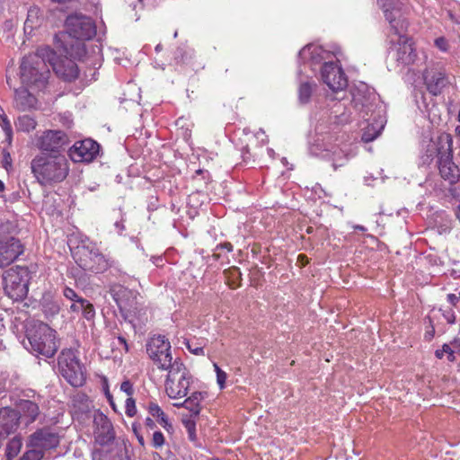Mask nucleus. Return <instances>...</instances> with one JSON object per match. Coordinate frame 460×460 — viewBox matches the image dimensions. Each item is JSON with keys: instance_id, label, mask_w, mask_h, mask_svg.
<instances>
[{"instance_id": "nucleus-49", "label": "nucleus", "mask_w": 460, "mask_h": 460, "mask_svg": "<svg viewBox=\"0 0 460 460\" xmlns=\"http://www.w3.org/2000/svg\"><path fill=\"white\" fill-rule=\"evenodd\" d=\"M446 320L447 321V323H454L455 321H456V316H455V314L454 312L452 311H448L445 314H444Z\"/></svg>"}, {"instance_id": "nucleus-25", "label": "nucleus", "mask_w": 460, "mask_h": 460, "mask_svg": "<svg viewBox=\"0 0 460 460\" xmlns=\"http://www.w3.org/2000/svg\"><path fill=\"white\" fill-rule=\"evenodd\" d=\"M385 123V118L383 115H378V117L364 129L362 140L364 142H370L376 139L381 134Z\"/></svg>"}, {"instance_id": "nucleus-61", "label": "nucleus", "mask_w": 460, "mask_h": 460, "mask_svg": "<svg viewBox=\"0 0 460 460\" xmlns=\"http://www.w3.org/2000/svg\"><path fill=\"white\" fill-rule=\"evenodd\" d=\"M437 357H438V358H441V357H442V353H440V352L437 351Z\"/></svg>"}, {"instance_id": "nucleus-8", "label": "nucleus", "mask_w": 460, "mask_h": 460, "mask_svg": "<svg viewBox=\"0 0 460 460\" xmlns=\"http://www.w3.org/2000/svg\"><path fill=\"white\" fill-rule=\"evenodd\" d=\"M452 137L447 133H440L422 143V161L430 164L434 160L440 161L452 154Z\"/></svg>"}, {"instance_id": "nucleus-52", "label": "nucleus", "mask_w": 460, "mask_h": 460, "mask_svg": "<svg viewBox=\"0 0 460 460\" xmlns=\"http://www.w3.org/2000/svg\"><path fill=\"white\" fill-rule=\"evenodd\" d=\"M442 351H443V352H445V353H448V354H450V355H452V354H453V352H454V351L452 350V349H451L450 345H448V344H444V345H443V347H442Z\"/></svg>"}, {"instance_id": "nucleus-47", "label": "nucleus", "mask_w": 460, "mask_h": 460, "mask_svg": "<svg viewBox=\"0 0 460 460\" xmlns=\"http://www.w3.org/2000/svg\"><path fill=\"white\" fill-rule=\"evenodd\" d=\"M186 428L189 432V437L191 440L195 439V423L193 421H188L186 423Z\"/></svg>"}, {"instance_id": "nucleus-40", "label": "nucleus", "mask_w": 460, "mask_h": 460, "mask_svg": "<svg viewBox=\"0 0 460 460\" xmlns=\"http://www.w3.org/2000/svg\"><path fill=\"white\" fill-rule=\"evenodd\" d=\"M157 420V421L159 422V424L165 429L167 430L168 432H171L172 431V423L169 421L167 416L165 415V413L163 411V415L162 416H157L155 418Z\"/></svg>"}, {"instance_id": "nucleus-51", "label": "nucleus", "mask_w": 460, "mask_h": 460, "mask_svg": "<svg viewBox=\"0 0 460 460\" xmlns=\"http://www.w3.org/2000/svg\"><path fill=\"white\" fill-rule=\"evenodd\" d=\"M460 300L459 296H456L455 294H448L447 295V301L452 304L456 305L457 301Z\"/></svg>"}, {"instance_id": "nucleus-48", "label": "nucleus", "mask_w": 460, "mask_h": 460, "mask_svg": "<svg viewBox=\"0 0 460 460\" xmlns=\"http://www.w3.org/2000/svg\"><path fill=\"white\" fill-rule=\"evenodd\" d=\"M132 429H133L134 434L137 437V439L138 443L141 446H144L145 445V439H144V437L139 433L137 425V424H133L132 425Z\"/></svg>"}, {"instance_id": "nucleus-31", "label": "nucleus", "mask_w": 460, "mask_h": 460, "mask_svg": "<svg viewBox=\"0 0 460 460\" xmlns=\"http://www.w3.org/2000/svg\"><path fill=\"white\" fill-rule=\"evenodd\" d=\"M22 442L21 438L14 437L12 438L6 447V458L7 460H13L21 451Z\"/></svg>"}, {"instance_id": "nucleus-63", "label": "nucleus", "mask_w": 460, "mask_h": 460, "mask_svg": "<svg viewBox=\"0 0 460 460\" xmlns=\"http://www.w3.org/2000/svg\"><path fill=\"white\" fill-rule=\"evenodd\" d=\"M357 228L360 229V230H364V227L363 226H357Z\"/></svg>"}, {"instance_id": "nucleus-13", "label": "nucleus", "mask_w": 460, "mask_h": 460, "mask_svg": "<svg viewBox=\"0 0 460 460\" xmlns=\"http://www.w3.org/2000/svg\"><path fill=\"white\" fill-rule=\"evenodd\" d=\"M76 250L75 255H80L78 263L83 269L95 272L103 271L108 269V261L97 250L89 251L84 245L78 246Z\"/></svg>"}, {"instance_id": "nucleus-23", "label": "nucleus", "mask_w": 460, "mask_h": 460, "mask_svg": "<svg viewBox=\"0 0 460 460\" xmlns=\"http://www.w3.org/2000/svg\"><path fill=\"white\" fill-rule=\"evenodd\" d=\"M439 172L445 180L450 183L456 182L459 178V171L457 166L452 161V154L448 157H444L437 162Z\"/></svg>"}, {"instance_id": "nucleus-26", "label": "nucleus", "mask_w": 460, "mask_h": 460, "mask_svg": "<svg viewBox=\"0 0 460 460\" xmlns=\"http://www.w3.org/2000/svg\"><path fill=\"white\" fill-rule=\"evenodd\" d=\"M114 299L121 310H128L131 305L130 297L133 298V293L124 287H115L111 289Z\"/></svg>"}, {"instance_id": "nucleus-60", "label": "nucleus", "mask_w": 460, "mask_h": 460, "mask_svg": "<svg viewBox=\"0 0 460 460\" xmlns=\"http://www.w3.org/2000/svg\"><path fill=\"white\" fill-rule=\"evenodd\" d=\"M456 132L458 136H460V125L456 128Z\"/></svg>"}, {"instance_id": "nucleus-55", "label": "nucleus", "mask_w": 460, "mask_h": 460, "mask_svg": "<svg viewBox=\"0 0 460 460\" xmlns=\"http://www.w3.org/2000/svg\"><path fill=\"white\" fill-rule=\"evenodd\" d=\"M119 341L120 344L124 345L125 349L128 351V344H127L126 340L123 337H119Z\"/></svg>"}, {"instance_id": "nucleus-33", "label": "nucleus", "mask_w": 460, "mask_h": 460, "mask_svg": "<svg viewBox=\"0 0 460 460\" xmlns=\"http://www.w3.org/2000/svg\"><path fill=\"white\" fill-rule=\"evenodd\" d=\"M185 344H186L188 350L190 353H192L194 355H199V356L205 355V351H204L205 342L204 341L198 343L193 341H188Z\"/></svg>"}, {"instance_id": "nucleus-19", "label": "nucleus", "mask_w": 460, "mask_h": 460, "mask_svg": "<svg viewBox=\"0 0 460 460\" xmlns=\"http://www.w3.org/2000/svg\"><path fill=\"white\" fill-rule=\"evenodd\" d=\"M330 57L331 52L315 44H309L299 52V58L311 66L329 59Z\"/></svg>"}, {"instance_id": "nucleus-54", "label": "nucleus", "mask_w": 460, "mask_h": 460, "mask_svg": "<svg viewBox=\"0 0 460 460\" xmlns=\"http://www.w3.org/2000/svg\"><path fill=\"white\" fill-rule=\"evenodd\" d=\"M146 425L148 428L153 429L155 427V422H154V420L151 418H146Z\"/></svg>"}, {"instance_id": "nucleus-27", "label": "nucleus", "mask_w": 460, "mask_h": 460, "mask_svg": "<svg viewBox=\"0 0 460 460\" xmlns=\"http://www.w3.org/2000/svg\"><path fill=\"white\" fill-rule=\"evenodd\" d=\"M72 403L73 407L78 412L88 411L93 407L89 397L82 392H77L73 395Z\"/></svg>"}, {"instance_id": "nucleus-32", "label": "nucleus", "mask_w": 460, "mask_h": 460, "mask_svg": "<svg viewBox=\"0 0 460 460\" xmlns=\"http://www.w3.org/2000/svg\"><path fill=\"white\" fill-rule=\"evenodd\" d=\"M312 94V85L308 83L301 84L298 90L299 102L301 103H306L309 102Z\"/></svg>"}, {"instance_id": "nucleus-22", "label": "nucleus", "mask_w": 460, "mask_h": 460, "mask_svg": "<svg viewBox=\"0 0 460 460\" xmlns=\"http://www.w3.org/2000/svg\"><path fill=\"white\" fill-rule=\"evenodd\" d=\"M325 139L323 138L322 142ZM311 152L315 155H320L323 158L332 157L333 163L332 166L336 169L338 166H341L343 163L340 162L341 159V155H343V151L341 150L337 146H331V148L327 147V146L323 144H316L315 147L311 149Z\"/></svg>"}, {"instance_id": "nucleus-46", "label": "nucleus", "mask_w": 460, "mask_h": 460, "mask_svg": "<svg viewBox=\"0 0 460 460\" xmlns=\"http://www.w3.org/2000/svg\"><path fill=\"white\" fill-rule=\"evenodd\" d=\"M3 164L5 168L11 166L12 164V158L10 153L6 149L3 150Z\"/></svg>"}, {"instance_id": "nucleus-41", "label": "nucleus", "mask_w": 460, "mask_h": 460, "mask_svg": "<svg viewBox=\"0 0 460 460\" xmlns=\"http://www.w3.org/2000/svg\"><path fill=\"white\" fill-rule=\"evenodd\" d=\"M147 411L149 414L154 418H156L157 416H162L164 411L161 409V407L155 402H150L147 406Z\"/></svg>"}, {"instance_id": "nucleus-15", "label": "nucleus", "mask_w": 460, "mask_h": 460, "mask_svg": "<svg viewBox=\"0 0 460 460\" xmlns=\"http://www.w3.org/2000/svg\"><path fill=\"white\" fill-rule=\"evenodd\" d=\"M21 241L13 236L0 237V268L9 266L23 253Z\"/></svg>"}, {"instance_id": "nucleus-44", "label": "nucleus", "mask_w": 460, "mask_h": 460, "mask_svg": "<svg viewBox=\"0 0 460 460\" xmlns=\"http://www.w3.org/2000/svg\"><path fill=\"white\" fill-rule=\"evenodd\" d=\"M120 390L124 392L128 397H131L134 392L133 385L128 380L121 383Z\"/></svg>"}, {"instance_id": "nucleus-20", "label": "nucleus", "mask_w": 460, "mask_h": 460, "mask_svg": "<svg viewBox=\"0 0 460 460\" xmlns=\"http://www.w3.org/2000/svg\"><path fill=\"white\" fill-rule=\"evenodd\" d=\"M21 81H22V80L21 79ZM22 86L15 91L14 102H15L16 107L19 110L26 111V110L35 107L36 102H37L36 98L34 97V95L31 93L29 92L27 87H31L32 89H40V88L32 84H24L23 82H22Z\"/></svg>"}, {"instance_id": "nucleus-56", "label": "nucleus", "mask_w": 460, "mask_h": 460, "mask_svg": "<svg viewBox=\"0 0 460 460\" xmlns=\"http://www.w3.org/2000/svg\"><path fill=\"white\" fill-rule=\"evenodd\" d=\"M298 260H299V261H301V263H302V264H304V265H305V264H306V263L308 262V261H307L306 257H305V255H303V254H300V255L298 256Z\"/></svg>"}, {"instance_id": "nucleus-37", "label": "nucleus", "mask_w": 460, "mask_h": 460, "mask_svg": "<svg viewBox=\"0 0 460 460\" xmlns=\"http://www.w3.org/2000/svg\"><path fill=\"white\" fill-rule=\"evenodd\" d=\"M125 411L128 417H133L137 413V407L135 400L132 397H128L125 403Z\"/></svg>"}, {"instance_id": "nucleus-43", "label": "nucleus", "mask_w": 460, "mask_h": 460, "mask_svg": "<svg viewBox=\"0 0 460 460\" xmlns=\"http://www.w3.org/2000/svg\"><path fill=\"white\" fill-rule=\"evenodd\" d=\"M435 46L441 51L446 52L448 50V42L444 37H439L435 40Z\"/></svg>"}, {"instance_id": "nucleus-30", "label": "nucleus", "mask_w": 460, "mask_h": 460, "mask_svg": "<svg viewBox=\"0 0 460 460\" xmlns=\"http://www.w3.org/2000/svg\"><path fill=\"white\" fill-rule=\"evenodd\" d=\"M26 451L20 460H41L44 456L45 452L39 447H31L30 438L26 443Z\"/></svg>"}, {"instance_id": "nucleus-6", "label": "nucleus", "mask_w": 460, "mask_h": 460, "mask_svg": "<svg viewBox=\"0 0 460 460\" xmlns=\"http://www.w3.org/2000/svg\"><path fill=\"white\" fill-rule=\"evenodd\" d=\"M30 272L25 267H14L6 270L3 277L5 295L13 301L26 297L29 290Z\"/></svg>"}, {"instance_id": "nucleus-34", "label": "nucleus", "mask_w": 460, "mask_h": 460, "mask_svg": "<svg viewBox=\"0 0 460 460\" xmlns=\"http://www.w3.org/2000/svg\"><path fill=\"white\" fill-rule=\"evenodd\" d=\"M215 372L217 374V383L219 388L222 390L226 386V381L227 379V374L223 371L217 363L213 364Z\"/></svg>"}, {"instance_id": "nucleus-17", "label": "nucleus", "mask_w": 460, "mask_h": 460, "mask_svg": "<svg viewBox=\"0 0 460 460\" xmlns=\"http://www.w3.org/2000/svg\"><path fill=\"white\" fill-rule=\"evenodd\" d=\"M95 440L101 445L108 444L115 438L112 424L106 415L100 411L93 414Z\"/></svg>"}, {"instance_id": "nucleus-21", "label": "nucleus", "mask_w": 460, "mask_h": 460, "mask_svg": "<svg viewBox=\"0 0 460 460\" xmlns=\"http://www.w3.org/2000/svg\"><path fill=\"white\" fill-rule=\"evenodd\" d=\"M207 397L206 392L196 391L190 394L181 402H175L173 405L177 408L183 407L187 409L194 416H198L202 409L201 403Z\"/></svg>"}, {"instance_id": "nucleus-9", "label": "nucleus", "mask_w": 460, "mask_h": 460, "mask_svg": "<svg viewBox=\"0 0 460 460\" xmlns=\"http://www.w3.org/2000/svg\"><path fill=\"white\" fill-rule=\"evenodd\" d=\"M146 352L153 362L162 370L173 365L171 344L164 336L157 335L150 338L146 343Z\"/></svg>"}, {"instance_id": "nucleus-3", "label": "nucleus", "mask_w": 460, "mask_h": 460, "mask_svg": "<svg viewBox=\"0 0 460 460\" xmlns=\"http://www.w3.org/2000/svg\"><path fill=\"white\" fill-rule=\"evenodd\" d=\"M31 173L41 186L62 182L69 173V163L62 154L40 153L31 161Z\"/></svg>"}, {"instance_id": "nucleus-50", "label": "nucleus", "mask_w": 460, "mask_h": 460, "mask_svg": "<svg viewBox=\"0 0 460 460\" xmlns=\"http://www.w3.org/2000/svg\"><path fill=\"white\" fill-rule=\"evenodd\" d=\"M256 137L261 141L262 144H265L268 142L267 137L265 136V133L262 130H260L256 133Z\"/></svg>"}, {"instance_id": "nucleus-12", "label": "nucleus", "mask_w": 460, "mask_h": 460, "mask_svg": "<svg viewBox=\"0 0 460 460\" xmlns=\"http://www.w3.org/2000/svg\"><path fill=\"white\" fill-rule=\"evenodd\" d=\"M66 27L71 37L81 40H90L96 32L92 20L79 14L68 16L66 21Z\"/></svg>"}, {"instance_id": "nucleus-38", "label": "nucleus", "mask_w": 460, "mask_h": 460, "mask_svg": "<svg viewBox=\"0 0 460 460\" xmlns=\"http://www.w3.org/2000/svg\"><path fill=\"white\" fill-rule=\"evenodd\" d=\"M164 436L161 431H155L152 438V445L155 448H159L164 444Z\"/></svg>"}, {"instance_id": "nucleus-10", "label": "nucleus", "mask_w": 460, "mask_h": 460, "mask_svg": "<svg viewBox=\"0 0 460 460\" xmlns=\"http://www.w3.org/2000/svg\"><path fill=\"white\" fill-rule=\"evenodd\" d=\"M67 143L68 137L62 130H44L35 137L36 147L47 154H61Z\"/></svg>"}, {"instance_id": "nucleus-57", "label": "nucleus", "mask_w": 460, "mask_h": 460, "mask_svg": "<svg viewBox=\"0 0 460 460\" xmlns=\"http://www.w3.org/2000/svg\"><path fill=\"white\" fill-rule=\"evenodd\" d=\"M456 218L459 220L460 222V205L458 206L457 209H456Z\"/></svg>"}, {"instance_id": "nucleus-42", "label": "nucleus", "mask_w": 460, "mask_h": 460, "mask_svg": "<svg viewBox=\"0 0 460 460\" xmlns=\"http://www.w3.org/2000/svg\"><path fill=\"white\" fill-rule=\"evenodd\" d=\"M70 305V310L73 312H81L83 307L84 306V304L86 303V299L84 298H78Z\"/></svg>"}, {"instance_id": "nucleus-36", "label": "nucleus", "mask_w": 460, "mask_h": 460, "mask_svg": "<svg viewBox=\"0 0 460 460\" xmlns=\"http://www.w3.org/2000/svg\"><path fill=\"white\" fill-rule=\"evenodd\" d=\"M82 314L84 315V317L90 321V320H93L95 316V310H94V307L93 305L86 300V303L84 304V306L83 307L82 311H81Z\"/></svg>"}, {"instance_id": "nucleus-11", "label": "nucleus", "mask_w": 460, "mask_h": 460, "mask_svg": "<svg viewBox=\"0 0 460 460\" xmlns=\"http://www.w3.org/2000/svg\"><path fill=\"white\" fill-rule=\"evenodd\" d=\"M322 80L333 93H341L348 84L341 67L332 60L325 61L321 70Z\"/></svg>"}, {"instance_id": "nucleus-16", "label": "nucleus", "mask_w": 460, "mask_h": 460, "mask_svg": "<svg viewBox=\"0 0 460 460\" xmlns=\"http://www.w3.org/2000/svg\"><path fill=\"white\" fill-rule=\"evenodd\" d=\"M98 153V143L90 138L75 142L69 149V156L75 163L91 162Z\"/></svg>"}, {"instance_id": "nucleus-59", "label": "nucleus", "mask_w": 460, "mask_h": 460, "mask_svg": "<svg viewBox=\"0 0 460 460\" xmlns=\"http://www.w3.org/2000/svg\"><path fill=\"white\" fill-rule=\"evenodd\" d=\"M4 189V184L3 183L2 181H0V192L3 191Z\"/></svg>"}, {"instance_id": "nucleus-62", "label": "nucleus", "mask_w": 460, "mask_h": 460, "mask_svg": "<svg viewBox=\"0 0 460 460\" xmlns=\"http://www.w3.org/2000/svg\"><path fill=\"white\" fill-rule=\"evenodd\" d=\"M159 49H160V45H157V46L155 47V50H156V51H158Z\"/></svg>"}, {"instance_id": "nucleus-35", "label": "nucleus", "mask_w": 460, "mask_h": 460, "mask_svg": "<svg viewBox=\"0 0 460 460\" xmlns=\"http://www.w3.org/2000/svg\"><path fill=\"white\" fill-rule=\"evenodd\" d=\"M39 10L37 8H31L28 12V16L25 21V28H34L37 25L36 19L38 18Z\"/></svg>"}, {"instance_id": "nucleus-14", "label": "nucleus", "mask_w": 460, "mask_h": 460, "mask_svg": "<svg viewBox=\"0 0 460 460\" xmlns=\"http://www.w3.org/2000/svg\"><path fill=\"white\" fill-rule=\"evenodd\" d=\"M423 79L429 93L435 96L440 94L450 84L445 69L435 66L424 71Z\"/></svg>"}, {"instance_id": "nucleus-28", "label": "nucleus", "mask_w": 460, "mask_h": 460, "mask_svg": "<svg viewBox=\"0 0 460 460\" xmlns=\"http://www.w3.org/2000/svg\"><path fill=\"white\" fill-rule=\"evenodd\" d=\"M0 128H2L5 136V143L8 146H12L13 131L11 122L4 111V109L0 106Z\"/></svg>"}, {"instance_id": "nucleus-58", "label": "nucleus", "mask_w": 460, "mask_h": 460, "mask_svg": "<svg viewBox=\"0 0 460 460\" xmlns=\"http://www.w3.org/2000/svg\"><path fill=\"white\" fill-rule=\"evenodd\" d=\"M316 131H317L319 134H323V126H322V125H319V126L316 128Z\"/></svg>"}, {"instance_id": "nucleus-24", "label": "nucleus", "mask_w": 460, "mask_h": 460, "mask_svg": "<svg viewBox=\"0 0 460 460\" xmlns=\"http://www.w3.org/2000/svg\"><path fill=\"white\" fill-rule=\"evenodd\" d=\"M20 419H22L26 425L33 422L40 413V409L37 403L31 401H21L18 404L17 411Z\"/></svg>"}, {"instance_id": "nucleus-53", "label": "nucleus", "mask_w": 460, "mask_h": 460, "mask_svg": "<svg viewBox=\"0 0 460 460\" xmlns=\"http://www.w3.org/2000/svg\"><path fill=\"white\" fill-rule=\"evenodd\" d=\"M105 394H106L107 399H108V401L110 402V403H111V407H112L113 409H115V404H114V402H113L112 396H111V394H110V392H109L108 390L105 392Z\"/></svg>"}, {"instance_id": "nucleus-5", "label": "nucleus", "mask_w": 460, "mask_h": 460, "mask_svg": "<svg viewBox=\"0 0 460 460\" xmlns=\"http://www.w3.org/2000/svg\"><path fill=\"white\" fill-rule=\"evenodd\" d=\"M165 380V392L170 399L179 400L184 398L190 389L192 376L182 362L178 359L168 369Z\"/></svg>"}, {"instance_id": "nucleus-39", "label": "nucleus", "mask_w": 460, "mask_h": 460, "mask_svg": "<svg viewBox=\"0 0 460 460\" xmlns=\"http://www.w3.org/2000/svg\"><path fill=\"white\" fill-rule=\"evenodd\" d=\"M157 420V421L159 422V424L165 429L167 430L168 432H171L172 431V423L169 421L167 416L165 415V413L163 411V415L162 416H157L155 418Z\"/></svg>"}, {"instance_id": "nucleus-29", "label": "nucleus", "mask_w": 460, "mask_h": 460, "mask_svg": "<svg viewBox=\"0 0 460 460\" xmlns=\"http://www.w3.org/2000/svg\"><path fill=\"white\" fill-rule=\"evenodd\" d=\"M36 126V120L28 115L19 116L15 121L17 130L22 132H30L33 130Z\"/></svg>"}, {"instance_id": "nucleus-7", "label": "nucleus", "mask_w": 460, "mask_h": 460, "mask_svg": "<svg viewBox=\"0 0 460 460\" xmlns=\"http://www.w3.org/2000/svg\"><path fill=\"white\" fill-rule=\"evenodd\" d=\"M58 368L62 376L73 386H82L85 371L72 349H64L58 357Z\"/></svg>"}, {"instance_id": "nucleus-45", "label": "nucleus", "mask_w": 460, "mask_h": 460, "mask_svg": "<svg viewBox=\"0 0 460 460\" xmlns=\"http://www.w3.org/2000/svg\"><path fill=\"white\" fill-rule=\"evenodd\" d=\"M64 296H65L67 299H69V300H71V301H75V300H76V299L80 298V297L77 296V294H76V293H75L72 288H66L64 289Z\"/></svg>"}, {"instance_id": "nucleus-64", "label": "nucleus", "mask_w": 460, "mask_h": 460, "mask_svg": "<svg viewBox=\"0 0 460 460\" xmlns=\"http://www.w3.org/2000/svg\"><path fill=\"white\" fill-rule=\"evenodd\" d=\"M458 120L460 121V111L458 113Z\"/></svg>"}, {"instance_id": "nucleus-1", "label": "nucleus", "mask_w": 460, "mask_h": 460, "mask_svg": "<svg viewBox=\"0 0 460 460\" xmlns=\"http://www.w3.org/2000/svg\"><path fill=\"white\" fill-rule=\"evenodd\" d=\"M66 81H72L78 76V68L70 59L60 60L57 54L49 47L38 49L37 53L23 58L21 67L22 80L24 84L44 87L49 74V68Z\"/></svg>"}, {"instance_id": "nucleus-18", "label": "nucleus", "mask_w": 460, "mask_h": 460, "mask_svg": "<svg viewBox=\"0 0 460 460\" xmlns=\"http://www.w3.org/2000/svg\"><path fill=\"white\" fill-rule=\"evenodd\" d=\"M29 438L31 447H39L44 452L55 448L59 444V436L50 429H38Z\"/></svg>"}, {"instance_id": "nucleus-2", "label": "nucleus", "mask_w": 460, "mask_h": 460, "mask_svg": "<svg viewBox=\"0 0 460 460\" xmlns=\"http://www.w3.org/2000/svg\"><path fill=\"white\" fill-rule=\"evenodd\" d=\"M383 9L385 16L390 23L392 34L391 41L394 47L391 49L393 58L398 66H407L415 63L417 52L412 39L407 37L405 31L408 22L402 11L403 0H377Z\"/></svg>"}, {"instance_id": "nucleus-4", "label": "nucleus", "mask_w": 460, "mask_h": 460, "mask_svg": "<svg viewBox=\"0 0 460 460\" xmlns=\"http://www.w3.org/2000/svg\"><path fill=\"white\" fill-rule=\"evenodd\" d=\"M27 338L32 350L47 358L54 356L59 347L56 331L41 322L28 328Z\"/></svg>"}]
</instances>
